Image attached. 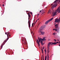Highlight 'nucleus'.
<instances>
[{
	"mask_svg": "<svg viewBox=\"0 0 60 60\" xmlns=\"http://www.w3.org/2000/svg\"><path fill=\"white\" fill-rule=\"evenodd\" d=\"M53 19V18H52L51 19H50L48 21H47L45 22V24H48L49 22L51 21V20H52Z\"/></svg>",
	"mask_w": 60,
	"mask_h": 60,
	"instance_id": "1",
	"label": "nucleus"
},
{
	"mask_svg": "<svg viewBox=\"0 0 60 60\" xmlns=\"http://www.w3.org/2000/svg\"><path fill=\"white\" fill-rule=\"evenodd\" d=\"M55 20L54 22L58 23V22H59V21L60 22V17L59 18V19H58V18H57L55 19Z\"/></svg>",
	"mask_w": 60,
	"mask_h": 60,
	"instance_id": "2",
	"label": "nucleus"
},
{
	"mask_svg": "<svg viewBox=\"0 0 60 60\" xmlns=\"http://www.w3.org/2000/svg\"><path fill=\"white\" fill-rule=\"evenodd\" d=\"M51 43H49V44H48V45H47V48L48 49H47V51L48 53H49V52H50V51L49 50V45L51 44Z\"/></svg>",
	"mask_w": 60,
	"mask_h": 60,
	"instance_id": "3",
	"label": "nucleus"
},
{
	"mask_svg": "<svg viewBox=\"0 0 60 60\" xmlns=\"http://www.w3.org/2000/svg\"><path fill=\"white\" fill-rule=\"evenodd\" d=\"M9 38L8 36L7 37V39H6V40H5V41H4V42L3 43V44H2V45H1V49H2V47H3V44L4 43V42H7V40H8V38Z\"/></svg>",
	"mask_w": 60,
	"mask_h": 60,
	"instance_id": "4",
	"label": "nucleus"
},
{
	"mask_svg": "<svg viewBox=\"0 0 60 60\" xmlns=\"http://www.w3.org/2000/svg\"><path fill=\"white\" fill-rule=\"evenodd\" d=\"M58 1L59 3H58V4H59L60 2V0H56L54 2V4H56L57 3V2H58Z\"/></svg>",
	"mask_w": 60,
	"mask_h": 60,
	"instance_id": "5",
	"label": "nucleus"
},
{
	"mask_svg": "<svg viewBox=\"0 0 60 60\" xmlns=\"http://www.w3.org/2000/svg\"><path fill=\"white\" fill-rule=\"evenodd\" d=\"M29 17H28V20L29 21H28V26L29 27H30V23H31V22L29 21Z\"/></svg>",
	"mask_w": 60,
	"mask_h": 60,
	"instance_id": "6",
	"label": "nucleus"
},
{
	"mask_svg": "<svg viewBox=\"0 0 60 60\" xmlns=\"http://www.w3.org/2000/svg\"><path fill=\"white\" fill-rule=\"evenodd\" d=\"M51 43V44L49 45V46L50 45H51H51H56V44H57L56 43H52V42H49V44H48V45L49 44V43Z\"/></svg>",
	"mask_w": 60,
	"mask_h": 60,
	"instance_id": "7",
	"label": "nucleus"
},
{
	"mask_svg": "<svg viewBox=\"0 0 60 60\" xmlns=\"http://www.w3.org/2000/svg\"><path fill=\"white\" fill-rule=\"evenodd\" d=\"M44 28L43 27H41L39 29V30H44Z\"/></svg>",
	"mask_w": 60,
	"mask_h": 60,
	"instance_id": "8",
	"label": "nucleus"
},
{
	"mask_svg": "<svg viewBox=\"0 0 60 60\" xmlns=\"http://www.w3.org/2000/svg\"><path fill=\"white\" fill-rule=\"evenodd\" d=\"M45 38L44 37L43 39H42V38H41V41H45L46 40V39H45Z\"/></svg>",
	"mask_w": 60,
	"mask_h": 60,
	"instance_id": "9",
	"label": "nucleus"
},
{
	"mask_svg": "<svg viewBox=\"0 0 60 60\" xmlns=\"http://www.w3.org/2000/svg\"><path fill=\"white\" fill-rule=\"evenodd\" d=\"M58 24H56L55 25V27L56 28H58Z\"/></svg>",
	"mask_w": 60,
	"mask_h": 60,
	"instance_id": "10",
	"label": "nucleus"
},
{
	"mask_svg": "<svg viewBox=\"0 0 60 60\" xmlns=\"http://www.w3.org/2000/svg\"><path fill=\"white\" fill-rule=\"evenodd\" d=\"M57 6V4H54V5L52 8H54V7H56V6Z\"/></svg>",
	"mask_w": 60,
	"mask_h": 60,
	"instance_id": "11",
	"label": "nucleus"
},
{
	"mask_svg": "<svg viewBox=\"0 0 60 60\" xmlns=\"http://www.w3.org/2000/svg\"><path fill=\"white\" fill-rule=\"evenodd\" d=\"M37 43H38V46H39V42L40 43V42H41V41H39L38 40V39H37Z\"/></svg>",
	"mask_w": 60,
	"mask_h": 60,
	"instance_id": "12",
	"label": "nucleus"
},
{
	"mask_svg": "<svg viewBox=\"0 0 60 60\" xmlns=\"http://www.w3.org/2000/svg\"><path fill=\"white\" fill-rule=\"evenodd\" d=\"M40 33H41V34L42 35H43V34L45 33L42 31H40Z\"/></svg>",
	"mask_w": 60,
	"mask_h": 60,
	"instance_id": "13",
	"label": "nucleus"
},
{
	"mask_svg": "<svg viewBox=\"0 0 60 60\" xmlns=\"http://www.w3.org/2000/svg\"><path fill=\"white\" fill-rule=\"evenodd\" d=\"M7 37H8V36H9V37L10 36V34H9V33H8L7 34Z\"/></svg>",
	"mask_w": 60,
	"mask_h": 60,
	"instance_id": "14",
	"label": "nucleus"
},
{
	"mask_svg": "<svg viewBox=\"0 0 60 60\" xmlns=\"http://www.w3.org/2000/svg\"><path fill=\"white\" fill-rule=\"evenodd\" d=\"M38 41H41V38H40L39 39V38H38Z\"/></svg>",
	"mask_w": 60,
	"mask_h": 60,
	"instance_id": "15",
	"label": "nucleus"
},
{
	"mask_svg": "<svg viewBox=\"0 0 60 60\" xmlns=\"http://www.w3.org/2000/svg\"><path fill=\"white\" fill-rule=\"evenodd\" d=\"M41 45H43V44H44V43H43V41H41Z\"/></svg>",
	"mask_w": 60,
	"mask_h": 60,
	"instance_id": "16",
	"label": "nucleus"
},
{
	"mask_svg": "<svg viewBox=\"0 0 60 60\" xmlns=\"http://www.w3.org/2000/svg\"><path fill=\"white\" fill-rule=\"evenodd\" d=\"M51 12V10L49 9L48 11V13H50Z\"/></svg>",
	"mask_w": 60,
	"mask_h": 60,
	"instance_id": "17",
	"label": "nucleus"
},
{
	"mask_svg": "<svg viewBox=\"0 0 60 60\" xmlns=\"http://www.w3.org/2000/svg\"><path fill=\"white\" fill-rule=\"evenodd\" d=\"M28 16L29 17H30V16H31V15H30V14L29 13V12L28 13Z\"/></svg>",
	"mask_w": 60,
	"mask_h": 60,
	"instance_id": "18",
	"label": "nucleus"
},
{
	"mask_svg": "<svg viewBox=\"0 0 60 60\" xmlns=\"http://www.w3.org/2000/svg\"><path fill=\"white\" fill-rule=\"evenodd\" d=\"M49 56L48 54V55H47V60H49Z\"/></svg>",
	"mask_w": 60,
	"mask_h": 60,
	"instance_id": "19",
	"label": "nucleus"
},
{
	"mask_svg": "<svg viewBox=\"0 0 60 60\" xmlns=\"http://www.w3.org/2000/svg\"><path fill=\"white\" fill-rule=\"evenodd\" d=\"M47 59V56H45V60H46V59Z\"/></svg>",
	"mask_w": 60,
	"mask_h": 60,
	"instance_id": "20",
	"label": "nucleus"
},
{
	"mask_svg": "<svg viewBox=\"0 0 60 60\" xmlns=\"http://www.w3.org/2000/svg\"><path fill=\"white\" fill-rule=\"evenodd\" d=\"M53 30H57L56 29H53Z\"/></svg>",
	"mask_w": 60,
	"mask_h": 60,
	"instance_id": "21",
	"label": "nucleus"
},
{
	"mask_svg": "<svg viewBox=\"0 0 60 60\" xmlns=\"http://www.w3.org/2000/svg\"><path fill=\"white\" fill-rule=\"evenodd\" d=\"M23 44L24 45H25L26 44V42H24V43H23Z\"/></svg>",
	"mask_w": 60,
	"mask_h": 60,
	"instance_id": "22",
	"label": "nucleus"
},
{
	"mask_svg": "<svg viewBox=\"0 0 60 60\" xmlns=\"http://www.w3.org/2000/svg\"><path fill=\"white\" fill-rule=\"evenodd\" d=\"M30 32H31V34H32V33H33L32 30H31V31H30Z\"/></svg>",
	"mask_w": 60,
	"mask_h": 60,
	"instance_id": "23",
	"label": "nucleus"
},
{
	"mask_svg": "<svg viewBox=\"0 0 60 60\" xmlns=\"http://www.w3.org/2000/svg\"><path fill=\"white\" fill-rule=\"evenodd\" d=\"M52 35H55V33H53L52 34Z\"/></svg>",
	"mask_w": 60,
	"mask_h": 60,
	"instance_id": "24",
	"label": "nucleus"
},
{
	"mask_svg": "<svg viewBox=\"0 0 60 60\" xmlns=\"http://www.w3.org/2000/svg\"><path fill=\"white\" fill-rule=\"evenodd\" d=\"M34 24V23H32V26H33Z\"/></svg>",
	"mask_w": 60,
	"mask_h": 60,
	"instance_id": "25",
	"label": "nucleus"
},
{
	"mask_svg": "<svg viewBox=\"0 0 60 60\" xmlns=\"http://www.w3.org/2000/svg\"><path fill=\"white\" fill-rule=\"evenodd\" d=\"M54 41H55V42H56V39H54Z\"/></svg>",
	"mask_w": 60,
	"mask_h": 60,
	"instance_id": "26",
	"label": "nucleus"
},
{
	"mask_svg": "<svg viewBox=\"0 0 60 60\" xmlns=\"http://www.w3.org/2000/svg\"><path fill=\"white\" fill-rule=\"evenodd\" d=\"M44 51H45V52H46V50L45 49L44 50Z\"/></svg>",
	"mask_w": 60,
	"mask_h": 60,
	"instance_id": "27",
	"label": "nucleus"
},
{
	"mask_svg": "<svg viewBox=\"0 0 60 60\" xmlns=\"http://www.w3.org/2000/svg\"><path fill=\"white\" fill-rule=\"evenodd\" d=\"M41 51H43V50L41 48Z\"/></svg>",
	"mask_w": 60,
	"mask_h": 60,
	"instance_id": "28",
	"label": "nucleus"
},
{
	"mask_svg": "<svg viewBox=\"0 0 60 60\" xmlns=\"http://www.w3.org/2000/svg\"><path fill=\"white\" fill-rule=\"evenodd\" d=\"M55 43H59V42H54Z\"/></svg>",
	"mask_w": 60,
	"mask_h": 60,
	"instance_id": "29",
	"label": "nucleus"
},
{
	"mask_svg": "<svg viewBox=\"0 0 60 60\" xmlns=\"http://www.w3.org/2000/svg\"><path fill=\"white\" fill-rule=\"evenodd\" d=\"M29 13H30V14H31V15L32 14V13L31 12H29Z\"/></svg>",
	"mask_w": 60,
	"mask_h": 60,
	"instance_id": "30",
	"label": "nucleus"
},
{
	"mask_svg": "<svg viewBox=\"0 0 60 60\" xmlns=\"http://www.w3.org/2000/svg\"><path fill=\"white\" fill-rule=\"evenodd\" d=\"M55 31L57 32H58V30H55Z\"/></svg>",
	"mask_w": 60,
	"mask_h": 60,
	"instance_id": "31",
	"label": "nucleus"
},
{
	"mask_svg": "<svg viewBox=\"0 0 60 60\" xmlns=\"http://www.w3.org/2000/svg\"><path fill=\"white\" fill-rule=\"evenodd\" d=\"M41 12V10L39 12Z\"/></svg>",
	"mask_w": 60,
	"mask_h": 60,
	"instance_id": "32",
	"label": "nucleus"
},
{
	"mask_svg": "<svg viewBox=\"0 0 60 60\" xmlns=\"http://www.w3.org/2000/svg\"><path fill=\"white\" fill-rule=\"evenodd\" d=\"M42 57H41V60H42Z\"/></svg>",
	"mask_w": 60,
	"mask_h": 60,
	"instance_id": "33",
	"label": "nucleus"
},
{
	"mask_svg": "<svg viewBox=\"0 0 60 60\" xmlns=\"http://www.w3.org/2000/svg\"><path fill=\"white\" fill-rule=\"evenodd\" d=\"M43 49H44V47H43Z\"/></svg>",
	"mask_w": 60,
	"mask_h": 60,
	"instance_id": "34",
	"label": "nucleus"
},
{
	"mask_svg": "<svg viewBox=\"0 0 60 60\" xmlns=\"http://www.w3.org/2000/svg\"><path fill=\"white\" fill-rule=\"evenodd\" d=\"M39 14H38V16H39Z\"/></svg>",
	"mask_w": 60,
	"mask_h": 60,
	"instance_id": "35",
	"label": "nucleus"
},
{
	"mask_svg": "<svg viewBox=\"0 0 60 60\" xmlns=\"http://www.w3.org/2000/svg\"><path fill=\"white\" fill-rule=\"evenodd\" d=\"M42 53H43V51H42Z\"/></svg>",
	"mask_w": 60,
	"mask_h": 60,
	"instance_id": "36",
	"label": "nucleus"
},
{
	"mask_svg": "<svg viewBox=\"0 0 60 60\" xmlns=\"http://www.w3.org/2000/svg\"><path fill=\"white\" fill-rule=\"evenodd\" d=\"M4 4H3V6H4Z\"/></svg>",
	"mask_w": 60,
	"mask_h": 60,
	"instance_id": "37",
	"label": "nucleus"
},
{
	"mask_svg": "<svg viewBox=\"0 0 60 60\" xmlns=\"http://www.w3.org/2000/svg\"><path fill=\"white\" fill-rule=\"evenodd\" d=\"M5 34L6 35H7V33H5Z\"/></svg>",
	"mask_w": 60,
	"mask_h": 60,
	"instance_id": "38",
	"label": "nucleus"
},
{
	"mask_svg": "<svg viewBox=\"0 0 60 60\" xmlns=\"http://www.w3.org/2000/svg\"><path fill=\"white\" fill-rule=\"evenodd\" d=\"M46 52H45V54H46Z\"/></svg>",
	"mask_w": 60,
	"mask_h": 60,
	"instance_id": "39",
	"label": "nucleus"
},
{
	"mask_svg": "<svg viewBox=\"0 0 60 60\" xmlns=\"http://www.w3.org/2000/svg\"><path fill=\"white\" fill-rule=\"evenodd\" d=\"M57 41H59V40H57Z\"/></svg>",
	"mask_w": 60,
	"mask_h": 60,
	"instance_id": "40",
	"label": "nucleus"
},
{
	"mask_svg": "<svg viewBox=\"0 0 60 60\" xmlns=\"http://www.w3.org/2000/svg\"><path fill=\"white\" fill-rule=\"evenodd\" d=\"M59 43L60 44V41H59Z\"/></svg>",
	"mask_w": 60,
	"mask_h": 60,
	"instance_id": "41",
	"label": "nucleus"
},
{
	"mask_svg": "<svg viewBox=\"0 0 60 60\" xmlns=\"http://www.w3.org/2000/svg\"><path fill=\"white\" fill-rule=\"evenodd\" d=\"M59 46L60 47V44H59Z\"/></svg>",
	"mask_w": 60,
	"mask_h": 60,
	"instance_id": "42",
	"label": "nucleus"
},
{
	"mask_svg": "<svg viewBox=\"0 0 60 60\" xmlns=\"http://www.w3.org/2000/svg\"><path fill=\"white\" fill-rule=\"evenodd\" d=\"M53 5V4H52V5Z\"/></svg>",
	"mask_w": 60,
	"mask_h": 60,
	"instance_id": "43",
	"label": "nucleus"
},
{
	"mask_svg": "<svg viewBox=\"0 0 60 60\" xmlns=\"http://www.w3.org/2000/svg\"><path fill=\"white\" fill-rule=\"evenodd\" d=\"M39 19H38L37 20H39Z\"/></svg>",
	"mask_w": 60,
	"mask_h": 60,
	"instance_id": "44",
	"label": "nucleus"
},
{
	"mask_svg": "<svg viewBox=\"0 0 60 60\" xmlns=\"http://www.w3.org/2000/svg\"><path fill=\"white\" fill-rule=\"evenodd\" d=\"M22 41H23V40L22 39Z\"/></svg>",
	"mask_w": 60,
	"mask_h": 60,
	"instance_id": "45",
	"label": "nucleus"
},
{
	"mask_svg": "<svg viewBox=\"0 0 60 60\" xmlns=\"http://www.w3.org/2000/svg\"><path fill=\"white\" fill-rule=\"evenodd\" d=\"M43 60H44V58H43Z\"/></svg>",
	"mask_w": 60,
	"mask_h": 60,
	"instance_id": "46",
	"label": "nucleus"
},
{
	"mask_svg": "<svg viewBox=\"0 0 60 60\" xmlns=\"http://www.w3.org/2000/svg\"><path fill=\"white\" fill-rule=\"evenodd\" d=\"M59 22H58V24H59Z\"/></svg>",
	"mask_w": 60,
	"mask_h": 60,
	"instance_id": "47",
	"label": "nucleus"
},
{
	"mask_svg": "<svg viewBox=\"0 0 60 60\" xmlns=\"http://www.w3.org/2000/svg\"><path fill=\"white\" fill-rule=\"evenodd\" d=\"M53 12L52 14H53Z\"/></svg>",
	"mask_w": 60,
	"mask_h": 60,
	"instance_id": "48",
	"label": "nucleus"
},
{
	"mask_svg": "<svg viewBox=\"0 0 60 60\" xmlns=\"http://www.w3.org/2000/svg\"><path fill=\"white\" fill-rule=\"evenodd\" d=\"M42 10H43L42 9Z\"/></svg>",
	"mask_w": 60,
	"mask_h": 60,
	"instance_id": "49",
	"label": "nucleus"
},
{
	"mask_svg": "<svg viewBox=\"0 0 60 60\" xmlns=\"http://www.w3.org/2000/svg\"><path fill=\"white\" fill-rule=\"evenodd\" d=\"M37 21H36V22H37Z\"/></svg>",
	"mask_w": 60,
	"mask_h": 60,
	"instance_id": "50",
	"label": "nucleus"
},
{
	"mask_svg": "<svg viewBox=\"0 0 60 60\" xmlns=\"http://www.w3.org/2000/svg\"><path fill=\"white\" fill-rule=\"evenodd\" d=\"M44 44H45V43H44Z\"/></svg>",
	"mask_w": 60,
	"mask_h": 60,
	"instance_id": "51",
	"label": "nucleus"
},
{
	"mask_svg": "<svg viewBox=\"0 0 60 60\" xmlns=\"http://www.w3.org/2000/svg\"><path fill=\"white\" fill-rule=\"evenodd\" d=\"M43 57H44V56H43Z\"/></svg>",
	"mask_w": 60,
	"mask_h": 60,
	"instance_id": "52",
	"label": "nucleus"
}]
</instances>
